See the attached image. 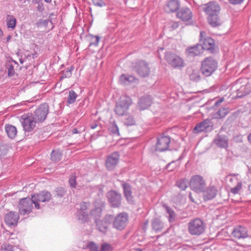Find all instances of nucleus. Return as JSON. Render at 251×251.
Here are the masks:
<instances>
[{
    "label": "nucleus",
    "instance_id": "f257e3e1",
    "mask_svg": "<svg viewBox=\"0 0 251 251\" xmlns=\"http://www.w3.org/2000/svg\"><path fill=\"white\" fill-rule=\"evenodd\" d=\"M218 62L212 57L205 58L201 63V71L205 76H210L217 69Z\"/></svg>",
    "mask_w": 251,
    "mask_h": 251
},
{
    "label": "nucleus",
    "instance_id": "6ab92c4d",
    "mask_svg": "<svg viewBox=\"0 0 251 251\" xmlns=\"http://www.w3.org/2000/svg\"><path fill=\"white\" fill-rule=\"evenodd\" d=\"M176 16L182 21L187 22L191 20L193 14L189 8L182 7L177 12Z\"/></svg>",
    "mask_w": 251,
    "mask_h": 251
},
{
    "label": "nucleus",
    "instance_id": "e2e57ef3",
    "mask_svg": "<svg viewBox=\"0 0 251 251\" xmlns=\"http://www.w3.org/2000/svg\"><path fill=\"white\" fill-rule=\"evenodd\" d=\"M224 100V99L223 98H221L217 100L214 104L215 106H218L219 105L222 103Z\"/></svg>",
    "mask_w": 251,
    "mask_h": 251
},
{
    "label": "nucleus",
    "instance_id": "6e6552de",
    "mask_svg": "<svg viewBox=\"0 0 251 251\" xmlns=\"http://www.w3.org/2000/svg\"><path fill=\"white\" fill-rule=\"evenodd\" d=\"M21 123L25 132L32 131L36 126V122L30 113L22 115L20 119Z\"/></svg>",
    "mask_w": 251,
    "mask_h": 251
},
{
    "label": "nucleus",
    "instance_id": "0e129e2a",
    "mask_svg": "<svg viewBox=\"0 0 251 251\" xmlns=\"http://www.w3.org/2000/svg\"><path fill=\"white\" fill-rule=\"evenodd\" d=\"M109 164H110V155H108L107 156V159H106V162H105V165L108 169V167H109Z\"/></svg>",
    "mask_w": 251,
    "mask_h": 251
},
{
    "label": "nucleus",
    "instance_id": "58836bf2",
    "mask_svg": "<svg viewBox=\"0 0 251 251\" xmlns=\"http://www.w3.org/2000/svg\"><path fill=\"white\" fill-rule=\"evenodd\" d=\"M77 97V95L74 90H70L69 92V95L67 98V102L69 104L74 103Z\"/></svg>",
    "mask_w": 251,
    "mask_h": 251
},
{
    "label": "nucleus",
    "instance_id": "4468645a",
    "mask_svg": "<svg viewBox=\"0 0 251 251\" xmlns=\"http://www.w3.org/2000/svg\"><path fill=\"white\" fill-rule=\"evenodd\" d=\"M206 33L205 32L201 31L200 33V41L202 42V44H201L202 50H213L215 45L214 41L210 37L205 38L203 39Z\"/></svg>",
    "mask_w": 251,
    "mask_h": 251
},
{
    "label": "nucleus",
    "instance_id": "7ed1b4c3",
    "mask_svg": "<svg viewBox=\"0 0 251 251\" xmlns=\"http://www.w3.org/2000/svg\"><path fill=\"white\" fill-rule=\"evenodd\" d=\"M191 189L197 193H201L206 186L205 180L203 177L198 175H194L189 182Z\"/></svg>",
    "mask_w": 251,
    "mask_h": 251
},
{
    "label": "nucleus",
    "instance_id": "f3484780",
    "mask_svg": "<svg viewBox=\"0 0 251 251\" xmlns=\"http://www.w3.org/2000/svg\"><path fill=\"white\" fill-rule=\"evenodd\" d=\"M109 221L110 215H107L103 220H99L95 222L98 230L102 233H105L108 229V227L110 224Z\"/></svg>",
    "mask_w": 251,
    "mask_h": 251
},
{
    "label": "nucleus",
    "instance_id": "c9c22d12",
    "mask_svg": "<svg viewBox=\"0 0 251 251\" xmlns=\"http://www.w3.org/2000/svg\"><path fill=\"white\" fill-rule=\"evenodd\" d=\"M77 217L78 220L81 223H87L89 220V214L87 212L77 211Z\"/></svg>",
    "mask_w": 251,
    "mask_h": 251
},
{
    "label": "nucleus",
    "instance_id": "a211bd4d",
    "mask_svg": "<svg viewBox=\"0 0 251 251\" xmlns=\"http://www.w3.org/2000/svg\"><path fill=\"white\" fill-rule=\"evenodd\" d=\"M19 219V214L17 212H10L5 215L4 221L9 226H17Z\"/></svg>",
    "mask_w": 251,
    "mask_h": 251
},
{
    "label": "nucleus",
    "instance_id": "20e7f679",
    "mask_svg": "<svg viewBox=\"0 0 251 251\" xmlns=\"http://www.w3.org/2000/svg\"><path fill=\"white\" fill-rule=\"evenodd\" d=\"M165 59L166 62L174 68L180 69L184 66L183 59L175 53L171 52L166 53Z\"/></svg>",
    "mask_w": 251,
    "mask_h": 251
},
{
    "label": "nucleus",
    "instance_id": "2f4dec72",
    "mask_svg": "<svg viewBox=\"0 0 251 251\" xmlns=\"http://www.w3.org/2000/svg\"><path fill=\"white\" fill-rule=\"evenodd\" d=\"M129 108L120 103L118 102L116 103V106L115 108L116 113L119 116H123L127 113Z\"/></svg>",
    "mask_w": 251,
    "mask_h": 251
},
{
    "label": "nucleus",
    "instance_id": "bf43d9fd",
    "mask_svg": "<svg viewBox=\"0 0 251 251\" xmlns=\"http://www.w3.org/2000/svg\"><path fill=\"white\" fill-rule=\"evenodd\" d=\"M37 9L39 12H42L45 10L44 4L42 2L38 4Z\"/></svg>",
    "mask_w": 251,
    "mask_h": 251
},
{
    "label": "nucleus",
    "instance_id": "09e8293b",
    "mask_svg": "<svg viewBox=\"0 0 251 251\" xmlns=\"http://www.w3.org/2000/svg\"><path fill=\"white\" fill-rule=\"evenodd\" d=\"M190 79L193 81H197L200 79V76L198 71H194L190 75Z\"/></svg>",
    "mask_w": 251,
    "mask_h": 251
},
{
    "label": "nucleus",
    "instance_id": "8fccbe9b",
    "mask_svg": "<svg viewBox=\"0 0 251 251\" xmlns=\"http://www.w3.org/2000/svg\"><path fill=\"white\" fill-rule=\"evenodd\" d=\"M8 151L7 145L2 144L0 145V157L5 155Z\"/></svg>",
    "mask_w": 251,
    "mask_h": 251
},
{
    "label": "nucleus",
    "instance_id": "dca6fc26",
    "mask_svg": "<svg viewBox=\"0 0 251 251\" xmlns=\"http://www.w3.org/2000/svg\"><path fill=\"white\" fill-rule=\"evenodd\" d=\"M170 139L168 136L162 135L157 138L156 150L159 151H166L169 148Z\"/></svg>",
    "mask_w": 251,
    "mask_h": 251
},
{
    "label": "nucleus",
    "instance_id": "338daca9",
    "mask_svg": "<svg viewBox=\"0 0 251 251\" xmlns=\"http://www.w3.org/2000/svg\"><path fill=\"white\" fill-rule=\"evenodd\" d=\"M95 38H96L95 42L94 43H91L90 44L89 46H91L92 44H95L96 45H97L98 44V43L99 42V37L98 36H96Z\"/></svg>",
    "mask_w": 251,
    "mask_h": 251
},
{
    "label": "nucleus",
    "instance_id": "49530a36",
    "mask_svg": "<svg viewBox=\"0 0 251 251\" xmlns=\"http://www.w3.org/2000/svg\"><path fill=\"white\" fill-rule=\"evenodd\" d=\"M69 183L70 186L72 188H75L76 186V176L75 174H72L70 176Z\"/></svg>",
    "mask_w": 251,
    "mask_h": 251
},
{
    "label": "nucleus",
    "instance_id": "aec40b11",
    "mask_svg": "<svg viewBox=\"0 0 251 251\" xmlns=\"http://www.w3.org/2000/svg\"><path fill=\"white\" fill-rule=\"evenodd\" d=\"M202 192H203V200L206 201L211 200L216 197L217 190L215 186L212 185L209 186L205 189H204Z\"/></svg>",
    "mask_w": 251,
    "mask_h": 251
},
{
    "label": "nucleus",
    "instance_id": "b1692460",
    "mask_svg": "<svg viewBox=\"0 0 251 251\" xmlns=\"http://www.w3.org/2000/svg\"><path fill=\"white\" fill-rule=\"evenodd\" d=\"M214 142L220 148H226L228 146V139L225 135H218L214 139Z\"/></svg>",
    "mask_w": 251,
    "mask_h": 251
},
{
    "label": "nucleus",
    "instance_id": "f03ea898",
    "mask_svg": "<svg viewBox=\"0 0 251 251\" xmlns=\"http://www.w3.org/2000/svg\"><path fill=\"white\" fill-rule=\"evenodd\" d=\"M188 229L191 235H200L204 231L205 226L203 221L199 219L196 218L191 220L188 224Z\"/></svg>",
    "mask_w": 251,
    "mask_h": 251
},
{
    "label": "nucleus",
    "instance_id": "69168bd1",
    "mask_svg": "<svg viewBox=\"0 0 251 251\" xmlns=\"http://www.w3.org/2000/svg\"><path fill=\"white\" fill-rule=\"evenodd\" d=\"M90 126L92 129H95L98 126V124L96 122H95L90 124Z\"/></svg>",
    "mask_w": 251,
    "mask_h": 251
},
{
    "label": "nucleus",
    "instance_id": "ea45409f",
    "mask_svg": "<svg viewBox=\"0 0 251 251\" xmlns=\"http://www.w3.org/2000/svg\"><path fill=\"white\" fill-rule=\"evenodd\" d=\"M119 154L117 152H114L111 154V169L115 166L118 163Z\"/></svg>",
    "mask_w": 251,
    "mask_h": 251
},
{
    "label": "nucleus",
    "instance_id": "f8f14e48",
    "mask_svg": "<svg viewBox=\"0 0 251 251\" xmlns=\"http://www.w3.org/2000/svg\"><path fill=\"white\" fill-rule=\"evenodd\" d=\"M213 123L212 119H206L196 125L194 128L195 133H199L204 131H210L213 129Z\"/></svg>",
    "mask_w": 251,
    "mask_h": 251
},
{
    "label": "nucleus",
    "instance_id": "9b49d317",
    "mask_svg": "<svg viewBox=\"0 0 251 251\" xmlns=\"http://www.w3.org/2000/svg\"><path fill=\"white\" fill-rule=\"evenodd\" d=\"M128 220V214L125 212L119 214L115 218L113 226L118 230H122L127 225Z\"/></svg>",
    "mask_w": 251,
    "mask_h": 251
},
{
    "label": "nucleus",
    "instance_id": "6e6d98bb",
    "mask_svg": "<svg viewBox=\"0 0 251 251\" xmlns=\"http://www.w3.org/2000/svg\"><path fill=\"white\" fill-rule=\"evenodd\" d=\"M87 209H88V206L87 205V203L83 202L80 204V208L77 211L87 212Z\"/></svg>",
    "mask_w": 251,
    "mask_h": 251
},
{
    "label": "nucleus",
    "instance_id": "4c0bfd02",
    "mask_svg": "<svg viewBox=\"0 0 251 251\" xmlns=\"http://www.w3.org/2000/svg\"><path fill=\"white\" fill-rule=\"evenodd\" d=\"M17 20L13 16L8 15L7 26L8 28L14 29L16 25Z\"/></svg>",
    "mask_w": 251,
    "mask_h": 251
},
{
    "label": "nucleus",
    "instance_id": "de8ad7c7",
    "mask_svg": "<svg viewBox=\"0 0 251 251\" xmlns=\"http://www.w3.org/2000/svg\"><path fill=\"white\" fill-rule=\"evenodd\" d=\"M87 248L91 251H99V246L92 241L89 242L87 245Z\"/></svg>",
    "mask_w": 251,
    "mask_h": 251
},
{
    "label": "nucleus",
    "instance_id": "774afa93",
    "mask_svg": "<svg viewBox=\"0 0 251 251\" xmlns=\"http://www.w3.org/2000/svg\"><path fill=\"white\" fill-rule=\"evenodd\" d=\"M248 141L249 143L251 145V133H250L248 136Z\"/></svg>",
    "mask_w": 251,
    "mask_h": 251
},
{
    "label": "nucleus",
    "instance_id": "052dcab7",
    "mask_svg": "<svg viewBox=\"0 0 251 251\" xmlns=\"http://www.w3.org/2000/svg\"><path fill=\"white\" fill-rule=\"evenodd\" d=\"M170 26L172 29H176L178 26V23L177 22H172Z\"/></svg>",
    "mask_w": 251,
    "mask_h": 251
},
{
    "label": "nucleus",
    "instance_id": "bb28decb",
    "mask_svg": "<svg viewBox=\"0 0 251 251\" xmlns=\"http://www.w3.org/2000/svg\"><path fill=\"white\" fill-rule=\"evenodd\" d=\"M164 226V223L159 218H153L151 221L152 229L155 232H158L162 230Z\"/></svg>",
    "mask_w": 251,
    "mask_h": 251
},
{
    "label": "nucleus",
    "instance_id": "a19ab883",
    "mask_svg": "<svg viewBox=\"0 0 251 251\" xmlns=\"http://www.w3.org/2000/svg\"><path fill=\"white\" fill-rule=\"evenodd\" d=\"M188 180L185 178H182L176 182L177 186L181 190H185L187 187Z\"/></svg>",
    "mask_w": 251,
    "mask_h": 251
},
{
    "label": "nucleus",
    "instance_id": "c85d7f7f",
    "mask_svg": "<svg viewBox=\"0 0 251 251\" xmlns=\"http://www.w3.org/2000/svg\"><path fill=\"white\" fill-rule=\"evenodd\" d=\"M163 207L165 208L166 213V216L168 218V221L170 223H174L176 218V215L174 210L166 205H163Z\"/></svg>",
    "mask_w": 251,
    "mask_h": 251
},
{
    "label": "nucleus",
    "instance_id": "7c9ffc66",
    "mask_svg": "<svg viewBox=\"0 0 251 251\" xmlns=\"http://www.w3.org/2000/svg\"><path fill=\"white\" fill-rule=\"evenodd\" d=\"M202 46L201 44H197L194 47H191L187 49V53L192 56H197L201 53Z\"/></svg>",
    "mask_w": 251,
    "mask_h": 251
},
{
    "label": "nucleus",
    "instance_id": "e433bc0d",
    "mask_svg": "<svg viewBox=\"0 0 251 251\" xmlns=\"http://www.w3.org/2000/svg\"><path fill=\"white\" fill-rule=\"evenodd\" d=\"M62 153L58 150H53L50 154V158L52 161L58 162L61 160Z\"/></svg>",
    "mask_w": 251,
    "mask_h": 251
},
{
    "label": "nucleus",
    "instance_id": "72a5a7b5",
    "mask_svg": "<svg viewBox=\"0 0 251 251\" xmlns=\"http://www.w3.org/2000/svg\"><path fill=\"white\" fill-rule=\"evenodd\" d=\"M114 138L115 141H118L120 139V133L119 128L115 122H113L111 125V137Z\"/></svg>",
    "mask_w": 251,
    "mask_h": 251
},
{
    "label": "nucleus",
    "instance_id": "a878e982",
    "mask_svg": "<svg viewBox=\"0 0 251 251\" xmlns=\"http://www.w3.org/2000/svg\"><path fill=\"white\" fill-rule=\"evenodd\" d=\"M121 195L115 191L111 190V206L118 207L121 204Z\"/></svg>",
    "mask_w": 251,
    "mask_h": 251
},
{
    "label": "nucleus",
    "instance_id": "4be33fe9",
    "mask_svg": "<svg viewBox=\"0 0 251 251\" xmlns=\"http://www.w3.org/2000/svg\"><path fill=\"white\" fill-rule=\"evenodd\" d=\"M152 103V100L149 96L141 97L138 101V105L141 110L149 108Z\"/></svg>",
    "mask_w": 251,
    "mask_h": 251
},
{
    "label": "nucleus",
    "instance_id": "cd10ccee",
    "mask_svg": "<svg viewBox=\"0 0 251 251\" xmlns=\"http://www.w3.org/2000/svg\"><path fill=\"white\" fill-rule=\"evenodd\" d=\"M122 186L124 189L125 197L128 202L132 203L133 201V197L130 185L128 183H124L122 184Z\"/></svg>",
    "mask_w": 251,
    "mask_h": 251
},
{
    "label": "nucleus",
    "instance_id": "393cba45",
    "mask_svg": "<svg viewBox=\"0 0 251 251\" xmlns=\"http://www.w3.org/2000/svg\"><path fill=\"white\" fill-rule=\"evenodd\" d=\"M237 98H241L247 94L251 93V87L250 84H247L245 85H242L240 88L236 90Z\"/></svg>",
    "mask_w": 251,
    "mask_h": 251
},
{
    "label": "nucleus",
    "instance_id": "412c9836",
    "mask_svg": "<svg viewBox=\"0 0 251 251\" xmlns=\"http://www.w3.org/2000/svg\"><path fill=\"white\" fill-rule=\"evenodd\" d=\"M121 83L124 85L136 84L138 83V79L134 76L129 75H122L120 78Z\"/></svg>",
    "mask_w": 251,
    "mask_h": 251
},
{
    "label": "nucleus",
    "instance_id": "603ef678",
    "mask_svg": "<svg viewBox=\"0 0 251 251\" xmlns=\"http://www.w3.org/2000/svg\"><path fill=\"white\" fill-rule=\"evenodd\" d=\"M125 123L127 126H132L135 124V121L132 116H129L125 120Z\"/></svg>",
    "mask_w": 251,
    "mask_h": 251
},
{
    "label": "nucleus",
    "instance_id": "a18cd8bd",
    "mask_svg": "<svg viewBox=\"0 0 251 251\" xmlns=\"http://www.w3.org/2000/svg\"><path fill=\"white\" fill-rule=\"evenodd\" d=\"M242 187V182L241 181H238L237 185L235 187L231 188L230 192L233 194H238L240 190L241 189Z\"/></svg>",
    "mask_w": 251,
    "mask_h": 251
},
{
    "label": "nucleus",
    "instance_id": "39448f33",
    "mask_svg": "<svg viewBox=\"0 0 251 251\" xmlns=\"http://www.w3.org/2000/svg\"><path fill=\"white\" fill-rule=\"evenodd\" d=\"M48 113L49 105L47 103H44L40 104L34 113H31V114L35 122L40 123L45 120Z\"/></svg>",
    "mask_w": 251,
    "mask_h": 251
},
{
    "label": "nucleus",
    "instance_id": "5701e85b",
    "mask_svg": "<svg viewBox=\"0 0 251 251\" xmlns=\"http://www.w3.org/2000/svg\"><path fill=\"white\" fill-rule=\"evenodd\" d=\"M180 7V3L178 0H170L168 1L165 9L167 12L176 11Z\"/></svg>",
    "mask_w": 251,
    "mask_h": 251
},
{
    "label": "nucleus",
    "instance_id": "473e14b6",
    "mask_svg": "<svg viewBox=\"0 0 251 251\" xmlns=\"http://www.w3.org/2000/svg\"><path fill=\"white\" fill-rule=\"evenodd\" d=\"M5 129L8 136L10 138L13 139L17 135V128L15 126L6 125L5 126Z\"/></svg>",
    "mask_w": 251,
    "mask_h": 251
},
{
    "label": "nucleus",
    "instance_id": "2eb2a0df",
    "mask_svg": "<svg viewBox=\"0 0 251 251\" xmlns=\"http://www.w3.org/2000/svg\"><path fill=\"white\" fill-rule=\"evenodd\" d=\"M203 9L207 15L219 14L220 11L219 4L214 1H211L203 5Z\"/></svg>",
    "mask_w": 251,
    "mask_h": 251
},
{
    "label": "nucleus",
    "instance_id": "c756f323",
    "mask_svg": "<svg viewBox=\"0 0 251 251\" xmlns=\"http://www.w3.org/2000/svg\"><path fill=\"white\" fill-rule=\"evenodd\" d=\"M207 19L208 23L213 27H216L221 25V23L219 14H215L208 15Z\"/></svg>",
    "mask_w": 251,
    "mask_h": 251
},
{
    "label": "nucleus",
    "instance_id": "79ce46f5",
    "mask_svg": "<svg viewBox=\"0 0 251 251\" xmlns=\"http://www.w3.org/2000/svg\"><path fill=\"white\" fill-rule=\"evenodd\" d=\"M66 192V191L64 188L62 187H57L54 191V196L58 198H62L65 196Z\"/></svg>",
    "mask_w": 251,
    "mask_h": 251
},
{
    "label": "nucleus",
    "instance_id": "1a4fd4ad",
    "mask_svg": "<svg viewBox=\"0 0 251 251\" xmlns=\"http://www.w3.org/2000/svg\"><path fill=\"white\" fill-rule=\"evenodd\" d=\"M133 68L141 77H146L150 75V68L148 62L145 61L139 60L137 61L134 65Z\"/></svg>",
    "mask_w": 251,
    "mask_h": 251
},
{
    "label": "nucleus",
    "instance_id": "423d86ee",
    "mask_svg": "<svg viewBox=\"0 0 251 251\" xmlns=\"http://www.w3.org/2000/svg\"><path fill=\"white\" fill-rule=\"evenodd\" d=\"M51 198L52 196L50 193L46 190L42 191L39 193H36L32 195L35 207L37 209L41 208L39 202H49L51 199Z\"/></svg>",
    "mask_w": 251,
    "mask_h": 251
},
{
    "label": "nucleus",
    "instance_id": "680f3d73",
    "mask_svg": "<svg viewBox=\"0 0 251 251\" xmlns=\"http://www.w3.org/2000/svg\"><path fill=\"white\" fill-rule=\"evenodd\" d=\"M229 2L233 4H238L242 3L244 0H228Z\"/></svg>",
    "mask_w": 251,
    "mask_h": 251
},
{
    "label": "nucleus",
    "instance_id": "ddd939ff",
    "mask_svg": "<svg viewBox=\"0 0 251 251\" xmlns=\"http://www.w3.org/2000/svg\"><path fill=\"white\" fill-rule=\"evenodd\" d=\"M231 235L237 239H245L249 237L248 229L242 226H237L234 227Z\"/></svg>",
    "mask_w": 251,
    "mask_h": 251
},
{
    "label": "nucleus",
    "instance_id": "13d9d810",
    "mask_svg": "<svg viewBox=\"0 0 251 251\" xmlns=\"http://www.w3.org/2000/svg\"><path fill=\"white\" fill-rule=\"evenodd\" d=\"M49 22V20L42 19V20H40L39 21V22L36 23V25L38 26H40L42 25L47 26L48 25Z\"/></svg>",
    "mask_w": 251,
    "mask_h": 251
},
{
    "label": "nucleus",
    "instance_id": "5fc2aeb1",
    "mask_svg": "<svg viewBox=\"0 0 251 251\" xmlns=\"http://www.w3.org/2000/svg\"><path fill=\"white\" fill-rule=\"evenodd\" d=\"M93 4L98 6L101 7L105 5L102 0H92Z\"/></svg>",
    "mask_w": 251,
    "mask_h": 251
},
{
    "label": "nucleus",
    "instance_id": "9d476101",
    "mask_svg": "<svg viewBox=\"0 0 251 251\" xmlns=\"http://www.w3.org/2000/svg\"><path fill=\"white\" fill-rule=\"evenodd\" d=\"M94 208L90 211V215L95 221L100 220L101 212L105 208V204L101 200H97L93 203Z\"/></svg>",
    "mask_w": 251,
    "mask_h": 251
},
{
    "label": "nucleus",
    "instance_id": "4d7b16f0",
    "mask_svg": "<svg viewBox=\"0 0 251 251\" xmlns=\"http://www.w3.org/2000/svg\"><path fill=\"white\" fill-rule=\"evenodd\" d=\"M110 249V245L107 243H104L101 245L99 251H108Z\"/></svg>",
    "mask_w": 251,
    "mask_h": 251
},
{
    "label": "nucleus",
    "instance_id": "37998d69",
    "mask_svg": "<svg viewBox=\"0 0 251 251\" xmlns=\"http://www.w3.org/2000/svg\"><path fill=\"white\" fill-rule=\"evenodd\" d=\"M228 113V109L226 108H222L217 112L215 114L216 118H222L226 116Z\"/></svg>",
    "mask_w": 251,
    "mask_h": 251
},
{
    "label": "nucleus",
    "instance_id": "f704fd0d",
    "mask_svg": "<svg viewBox=\"0 0 251 251\" xmlns=\"http://www.w3.org/2000/svg\"><path fill=\"white\" fill-rule=\"evenodd\" d=\"M117 102L126 107H127V108H129V106L132 103V100L130 97L126 95L121 96Z\"/></svg>",
    "mask_w": 251,
    "mask_h": 251
},
{
    "label": "nucleus",
    "instance_id": "864d4df0",
    "mask_svg": "<svg viewBox=\"0 0 251 251\" xmlns=\"http://www.w3.org/2000/svg\"><path fill=\"white\" fill-rule=\"evenodd\" d=\"M8 75L9 76H13L15 74V71L13 65L9 64L7 67Z\"/></svg>",
    "mask_w": 251,
    "mask_h": 251
},
{
    "label": "nucleus",
    "instance_id": "3c124183",
    "mask_svg": "<svg viewBox=\"0 0 251 251\" xmlns=\"http://www.w3.org/2000/svg\"><path fill=\"white\" fill-rule=\"evenodd\" d=\"M14 247L9 244H4L1 246V250L2 251H14Z\"/></svg>",
    "mask_w": 251,
    "mask_h": 251
},
{
    "label": "nucleus",
    "instance_id": "c03bdc74",
    "mask_svg": "<svg viewBox=\"0 0 251 251\" xmlns=\"http://www.w3.org/2000/svg\"><path fill=\"white\" fill-rule=\"evenodd\" d=\"M73 70L74 67L71 66L70 68H67L64 71H62V77H70L72 75V72Z\"/></svg>",
    "mask_w": 251,
    "mask_h": 251
},
{
    "label": "nucleus",
    "instance_id": "0eeeda50",
    "mask_svg": "<svg viewBox=\"0 0 251 251\" xmlns=\"http://www.w3.org/2000/svg\"><path fill=\"white\" fill-rule=\"evenodd\" d=\"M34 204L32 197L31 198L27 197L20 200L18 203L19 213L22 215H25L30 213L33 208Z\"/></svg>",
    "mask_w": 251,
    "mask_h": 251
}]
</instances>
